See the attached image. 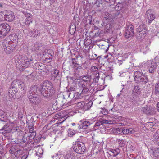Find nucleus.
<instances>
[{
  "label": "nucleus",
  "mask_w": 159,
  "mask_h": 159,
  "mask_svg": "<svg viewBox=\"0 0 159 159\" xmlns=\"http://www.w3.org/2000/svg\"><path fill=\"white\" fill-rule=\"evenodd\" d=\"M54 88L51 82L46 81L41 86L40 91L42 95L44 97L50 96V94L54 92Z\"/></svg>",
  "instance_id": "1"
},
{
  "label": "nucleus",
  "mask_w": 159,
  "mask_h": 159,
  "mask_svg": "<svg viewBox=\"0 0 159 159\" xmlns=\"http://www.w3.org/2000/svg\"><path fill=\"white\" fill-rule=\"evenodd\" d=\"M15 16L11 11H4L0 12V21L12 22L15 20Z\"/></svg>",
  "instance_id": "2"
},
{
  "label": "nucleus",
  "mask_w": 159,
  "mask_h": 159,
  "mask_svg": "<svg viewBox=\"0 0 159 159\" xmlns=\"http://www.w3.org/2000/svg\"><path fill=\"white\" fill-rule=\"evenodd\" d=\"M2 43V46L5 52L7 54L11 53L17 46V45L13 43L12 42L8 41L6 40H3Z\"/></svg>",
  "instance_id": "3"
},
{
  "label": "nucleus",
  "mask_w": 159,
  "mask_h": 159,
  "mask_svg": "<svg viewBox=\"0 0 159 159\" xmlns=\"http://www.w3.org/2000/svg\"><path fill=\"white\" fill-rule=\"evenodd\" d=\"M134 77L135 81L138 83L145 84L148 81L147 77L145 76L143 73L140 71L135 72L134 73Z\"/></svg>",
  "instance_id": "4"
},
{
  "label": "nucleus",
  "mask_w": 159,
  "mask_h": 159,
  "mask_svg": "<svg viewBox=\"0 0 159 159\" xmlns=\"http://www.w3.org/2000/svg\"><path fill=\"white\" fill-rule=\"evenodd\" d=\"M17 127L16 125L14 123H7L0 129V132L2 134L9 133L12 130H17Z\"/></svg>",
  "instance_id": "5"
},
{
  "label": "nucleus",
  "mask_w": 159,
  "mask_h": 159,
  "mask_svg": "<svg viewBox=\"0 0 159 159\" xmlns=\"http://www.w3.org/2000/svg\"><path fill=\"white\" fill-rule=\"evenodd\" d=\"M69 113L68 111L66 110L62 111L61 112L57 113L55 114L54 117V120L58 119V120L57 122V123H61L65 120L66 118H65V117L68 115Z\"/></svg>",
  "instance_id": "6"
},
{
  "label": "nucleus",
  "mask_w": 159,
  "mask_h": 159,
  "mask_svg": "<svg viewBox=\"0 0 159 159\" xmlns=\"http://www.w3.org/2000/svg\"><path fill=\"white\" fill-rule=\"evenodd\" d=\"M143 64L148 67L149 72L150 73H152L154 72L155 69L158 66V63L153 60H150L144 62Z\"/></svg>",
  "instance_id": "7"
},
{
  "label": "nucleus",
  "mask_w": 159,
  "mask_h": 159,
  "mask_svg": "<svg viewBox=\"0 0 159 159\" xmlns=\"http://www.w3.org/2000/svg\"><path fill=\"white\" fill-rule=\"evenodd\" d=\"M10 30L9 25L4 23L0 24V37H4L8 33Z\"/></svg>",
  "instance_id": "8"
},
{
  "label": "nucleus",
  "mask_w": 159,
  "mask_h": 159,
  "mask_svg": "<svg viewBox=\"0 0 159 159\" xmlns=\"http://www.w3.org/2000/svg\"><path fill=\"white\" fill-rule=\"evenodd\" d=\"M73 149L77 153L83 154L85 152V147L83 144L77 142L74 145Z\"/></svg>",
  "instance_id": "9"
},
{
  "label": "nucleus",
  "mask_w": 159,
  "mask_h": 159,
  "mask_svg": "<svg viewBox=\"0 0 159 159\" xmlns=\"http://www.w3.org/2000/svg\"><path fill=\"white\" fill-rule=\"evenodd\" d=\"M137 31L138 34L139 35V38L142 39L146 36L147 30L145 26L142 25H140L138 28Z\"/></svg>",
  "instance_id": "10"
},
{
  "label": "nucleus",
  "mask_w": 159,
  "mask_h": 159,
  "mask_svg": "<svg viewBox=\"0 0 159 159\" xmlns=\"http://www.w3.org/2000/svg\"><path fill=\"white\" fill-rule=\"evenodd\" d=\"M31 59L29 60L26 56H23L21 57L20 60V63L19 64L20 65V68L23 70L25 69V68L27 67L30 64V61H31Z\"/></svg>",
  "instance_id": "11"
},
{
  "label": "nucleus",
  "mask_w": 159,
  "mask_h": 159,
  "mask_svg": "<svg viewBox=\"0 0 159 159\" xmlns=\"http://www.w3.org/2000/svg\"><path fill=\"white\" fill-rule=\"evenodd\" d=\"M87 78V77L86 76L83 77L82 78V80L85 82V83H83L82 85V87L83 88V90L82 91L81 94H84L87 92L90 88V84H89L87 82L88 80H85Z\"/></svg>",
  "instance_id": "12"
},
{
  "label": "nucleus",
  "mask_w": 159,
  "mask_h": 159,
  "mask_svg": "<svg viewBox=\"0 0 159 159\" xmlns=\"http://www.w3.org/2000/svg\"><path fill=\"white\" fill-rule=\"evenodd\" d=\"M134 34V26L132 25L129 24V25H127L126 27L125 36L126 38H129L133 36Z\"/></svg>",
  "instance_id": "13"
},
{
  "label": "nucleus",
  "mask_w": 159,
  "mask_h": 159,
  "mask_svg": "<svg viewBox=\"0 0 159 159\" xmlns=\"http://www.w3.org/2000/svg\"><path fill=\"white\" fill-rule=\"evenodd\" d=\"M146 19L148 20V22L151 23L155 18V16L151 10H148L146 12Z\"/></svg>",
  "instance_id": "14"
},
{
  "label": "nucleus",
  "mask_w": 159,
  "mask_h": 159,
  "mask_svg": "<svg viewBox=\"0 0 159 159\" xmlns=\"http://www.w3.org/2000/svg\"><path fill=\"white\" fill-rule=\"evenodd\" d=\"M28 98L30 101L34 104H38L40 102V99L36 97V95H28Z\"/></svg>",
  "instance_id": "15"
},
{
  "label": "nucleus",
  "mask_w": 159,
  "mask_h": 159,
  "mask_svg": "<svg viewBox=\"0 0 159 159\" xmlns=\"http://www.w3.org/2000/svg\"><path fill=\"white\" fill-rule=\"evenodd\" d=\"M40 89H41V88L39 89H38L37 86L33 85L32 86L29 92L28 95H35V94L38 93V92H41Z\"/></svg>",
  "instance_id": "16"
},
{
  "label": "nucleus",
  "mask_w": 159,
  "mask_h": 159,
  "mask_svg": "<svg viewBox=\"0 0 159 159\" xmlns=\"http://www.w3.org/2000/svg\"><path fill=\"white\" fill-rule=\"evenodd\" d=\"M92 122L88 121H82L81 124H80V129H87L88 127L89 126Z\"/></svg>",
  "instance_id": "17"
},
{
  "label": "nucleus",
  "mask_w": 159,
  "mask_h": 159,
  "mask_svg": "<svg viewBox=\"0 0 159 159\" xmlns=\"http://www.w3.org/2000/svg\"><path fill=\"white\" fill-rule=\"evenodd\" d=\"M30 34L31 37L36 38L40 35L41 33L39 30L34 29L30 32Z\"/></svg>",
  "instance_id": "18"
},
{
  "label": "nucleus",
  "mask_w": 159,
  "mask_h": 159,
  "mask_svg": "<svg viewBox=\"0 0 159 159\" xmlns=\"http://www.w3.org/2000/svg\"><path fill=\"white\" fill-rule=\"evenodd\" d=\"M10 40L9 41L12 42L13 43L16 45L18 43V37L17 35L15 34H12L10 37Z\"/></svg>",
  "instance_id": "19"
},
{
  "label": "nucleus",
  "mask_w": 159,
  "mask_h": 159,
  "mask_svg": "<svg viewBox=\"0 0 159 159\" xmlns=\"http://www.w3.org/2000/svg\"><path fill=\"white\" fill-rule=\"evenodd\" d=\"M109 152L113 157H116L120 153V150L118 148L114 149L111 148L110 149Z\"/></svg>",
  "instance_id": "20"
},
{
  "label": "nucleus",
  "mask_w": 159,
  "mask_h": 159,
  "mask_svg": "<svg viewBox=\"0 0 159 159\" xmlns=\"http://www.w3.org/2000/svg\"><path fill=\"white\" fill-rule=\"evenodd\" d=\"M13 83L15 84V85H18V87L21 89L24 90L25 86L23 82L20 81V80L16 79L14 80L13 81Z\"/></svg>",
  "instance_id": "21"
},
{
  "label": "nucleus",
  "mask_w": 159,
  "mask_h": 159,
  "mask_svg": "<svg viewBox=\"0 0 159 159\" xmlns=\"http://www.w3.org/2000/svg\"><path fill=\"white\" fill-rule=\"evenodd\" d=\"M65 159H76L74 154L70 151H68L65 155Z\"/></svg>",
  "instance_id": "22"
},
{
  "label": "nucleus",
  "mask_w": 159,
  "mask_h": 159,
  "mask_svg": "<svg viewBox=\"0 0 159 159\" xmlns=\"http://www.w3.org/2000/svg\"><path fill=\"white\" fill-rule=\"evenodd\" d=\"M152 109H150V107L146 106L142 108V111L147 114H151Z\"/></svg>",
  "instance_id": "23"
},
{
  "label": "nucleus",
  "mask_w": 159,
  "mask_h": 159,
  "mask_svg": "<svg viewBox=\"0 0 159 159\" xmlns=\"http://www.w3.org/2000/svg\"><path fill=\"white\" fill-rule=\"evenodd\" d=\"M149 48L146 44H144L141 46L140 50L144 53H146L149 50Z\"/></svg>",
  "instance_id": "24"
},
{
  "label": "nucleus",
  "mask_w": 159,
  "mask_h": 159,
  "mask_svg": "<svg viewBox=\"0 0 159 159\" xmlns=\"http://www.w3.org/2000/svg\"><path fill=\"white\" fill-rule=\"evenodd\" d=\"M59 71L58 70L54 69L52 71L51 76L54 79L58 76Z\"/></svg>",
  "instance_id": "25"
},
{
  "label": "nucleus",
  "mask_w": 159,
  "mask_h": 159,
  "mask_svg": "<svg viewBox=\"0 0 159 159\" xmlns=\"http://www.w3.org/2000/svg\"><path fill=\"white\" fill-rule=\"evenodd\" d=\"M117 142L119 146L120 147H123L125 145V141L121 139H117Z\"/></svg>",
  "instance_id": "26"
},
{
  "label": "nucleus",
  "mask_w": 159,
  "mask_h": 159,
  "mask_svg": "<svg viewBox=\"0 0 159 159\" xmlns=\"http://www.w3.org/2000/svg\"><path fill=\"white\" fill-rule=\"evenodd\" d=\"M112 131L113 133L115 134H119L122 133V129L119 128L114 129Z\"/></svg>",
  "instance_id": "27"
},
{
  "label": "nucleus",
  "mask_w": 159,
  "mask_h": 159,
  "mask_svg": "<svg viewBox=\"0 0 159 159\" xmlns=\"http://www.w3.org/2000/svg\"><path fill=\"white\" fill-rule=\"evenodd\" d=\"M43 153V150L42 148H39L38 149V151H37L36 154L38 157H41Z\"/></svg>",
  "instance_id": "28"
},
{
  "label": "nucleus",
  "mask_w": 159,
  "mask_h": 159,
  "mask_svg": "<svg viewBox=\"0 0 159 159\" xmlns=\"http://www.w3.org/2000/svg\"><path fill=\"white\" fill-rule=\"evenodd\" d=\"M41 48V44L39 43H37L34 44V46L33 49L35 51L38 52V51Z\"/></svg>",
  "instance_id": "29"
},
{
  "label": "nucleus",
  "mask_w": 159,
  "mask_h": 159,
  "mask_svg": "<svg viewBox=\"0 0 159 159\" xmlns=\"http://www.w3.org/2000/svg\"><path fill=\"white\" fill-rule=\"evenodd\" d=\"M139 129L138 128H135L133 129L129 128V133L131 134H134V133L138 132Z\"/></svg>",
  "instance_id": "30"
},
{
  "label": "nucleus",
  "mask_w": 159,
  "mask_h": 159,
  "mask_svg": "<svg viewBox=\"0 0 159 159\" xmlns=\"http://www.w3.org/2000/svg\"><path fill=\"white\" fill-rule=\"evenodd\" d=\"M134 93L139 94L140 92V90L139 87L137 86H135L134 87V89L133 90Z\"/></svg>",
  "instance_id": "31"
},
{
  "label": "nucleus",
  "mask_w": 159,
  "mask_h": 159,
  "mask_svg": "<svg viewBox=\"0 0 159 159\" xmlns=\"http://www.w3.org/2000/svg\"><path fill=\"white\" fill-rule=\"evenodd\" d=\"M68 135L69 136L71 137L75 135V132L71 129H69L67 131Z\"/></svg>",
  "instance_id": "32"
},
{
  "label": "nucleus",
  "mask_w": 159,
  "mask_h": 159,
  "mask_svg": "<svg viewBox=\"0 0 159 159\" xmlns=\"http://www.w3.org/2000/svg\"><path fill=\"white\" fill-rule=\"evenodd\" d=\"M30 16V15H27L25 16V19L27 24H30V23L32 22V21L31 20V18Z\"/></svg>",
  "instance_id": "33"
},
{
  "label": "nucleus",
  "mask_w": 159,
  "mask_h": 159,
  "mask_svg": "<svg viewBox=\"0 0 159 159\" xmlns=\"http://www.w3.org/2000/svg\"><path fill=\"white\" fill-rule=\"evenodd\" d=\"M85 103L84 102H78L77 104V106L79 108H83L85 106Z\"/></svg>",
  "instance_id": "34"
},
{
  "label": "nucleus",
  "mask_w": 159,
  "mask_h": 159,
  "mask_svg": "<svg viewBox=\"0 0 159 159\" xmlns=\"http://www.w3.org/2000/svg\"><path fill=\"white\" fill-rule=\"evenodd\" d=\"M153 137L157 140L159 139V130H157L154 134Z\"/></svg>",
  "instance_id": "35"
},
{
  "label": "nucleus",
  "mask_w": 159,
  "mask_h": 159,
  "mask_svg": "<svg viewBox=\"0 0 159 159\" xmlns=\"http://www.w3.org/2000/svg\"><path fill=\"white\" fill-rule=\"evenodd\" d=\"M112 28L111 25L110 24L108 23L107 24L105 27V30L107 32H108Z\"/></svg>",
  "instance_id": "36"
},
{
  "label": "nucleus",
  "mask_w": 159,
  "mask_h": 159,
  "mask_svg": "<svg viewBox=\"0 0 159 159\" xmlns=\"http://www.w3.org/2000/svg\"><path fill=\"white\" fill-rule=\"evenodd\" d=\"M102 124H111L113 123V122L112 121V120H103L102 121Z\"/></svg>",
  "instance_id": "37"
},
{
  "label": "nucleus",
  "mask_w": 159,
  "mask_h": 159,
  "mask_svg": "<svg viewBox=\"0 0 159 159\" xmlns=\"http://www.w3.org/2000/svg\"><path fill=\"white\" fill-rule=\"evenodd\" d=\"M155 89L156 93H159V83L156 85Z\"/></svg>",
  "instance_id": "38"
},
{
  "label": "nucleus",
  "mask_w": 159,
  "mask_h": 159,
  "mask_svg": "<svg viewBox=\"0 0 159 159\" xmlns=\"http://www.w3.org/2000/svg\"><path fill=\"white\" fill-rule=\"evenodd\" d=\"M100 112L102 114L104 115L107 114V111L105 109L101 108Z\"/></svg>",
  "instance_id": "39"
},
{
  "label": "nucleus",
  "mask_w": 159,
  "mask_h": 159,
  "mask_svg": "<svg viewBox=\"0 0 159 159\" xmlns=\"http://www.w3.org/2000/svg\"><path fill=\"white\" fill-rule=\"evenodd\" d=\"M122 133L124 134H126L129 133V129H122Z\"/></svg>",
  "instance_id": "40"
},
{
  "label": "nucleus",
  "mask_w": 159,
  "mask_h": 159,
  "mask_svg": "<svg viewBox=\"0 0 159 159\" xmlns=\"http://www.w3.org/2000/svg\"><path fill=\"white\" fill-rule=\"evenodd\" d=\"M98 70V68L96 66H93L90 69L91 71L93 72H96Z\"/></svg>",
  "instance_id": "41"
},
{
  "label": "nucleus",
  "mask_w": 159,
  "mask_h": 159,
  "mask_svg": "<svg viewBox=\"0 0 159 159\" xmlns=\"http://www.w3.org/2000/svg\"><path fill=\"white\" fill-rule=\"evenodd\" d=\"M21 1H22V0H11V1L13 3L16 4H19V2Z\"/></svg>",
  "instance_id": "42"
},
{
  "label": "nucleus",
  "mask_w": 159,
  "mask_h": 159,
  "mask_svg": "<svg viewBox=\"0 0 159 159\" xmlns=\"http://www.w3.org/2000/svg\"><path fill=\"white\" fill-rule=\"evenodd\" d=\"M102 121H100L99 122H96L94 125L95 127H96V126H99L101 125H102Z\"/></svg>",
  "instance_id": "43"
},
{
  "label": "nucleus",
  "mask_w": 159,
  "mask_h": 159,
  "mask_svg": "<svg viewBox=\"0 0 159 159\" xmlns=\"http://www.w3.org/2000/svg\"><path fill=\"white\" fill-rule=\"evenodd\" d=\"M111 16V15L108 13H107L105 15V18L106 19H108Z\"/></svg>",
  "instance_id": "44"
},
{
  "label": "nucleus",
  "mask_w": 159,
  "mask_h": 159,
  "mask_svg": "<svg viewBox=\"0 0 159 159\" xmlns=\"http://www.w3.org/2000/svg\"><path fill=\"white\" fill-rule=\"evenodd\" d=\"M31 128H29V132L30 133L32 132L33 130V124H31Z\"/></svg>",
  "instance_id": "45"
},
{
  "label": "nucleus",
  "mask_w": 159,
  "mask_h": 159,
  "mask_svg": "<svg viewBox=\"0 0 159 159\" xmlns=\"http://www.w3.org/2000/svg\"><path fill=\"white\" fill-rule=\"evenodd\" d=\"M96 75L95 76V77H96V79L95 80V81H97V80L98 81V78L99 77V73H97V74H96Z\"/></svg>",
  "instance_id": "46"
},
{
  "label": "nucleus",
  "mask_w": 159,
  "mask_h": 159,
  "mask_svg": "<svg viewBox=\"0 0 159 159\" xmlns=\"http://www.w3.org/2000/svg\"><path fill=\"white\" fill-rule=\"evenodd\" d=\"M37 65H39L40 66V67H43L44 66V65L42 63H37Z\"/></svg>",
  "instance_id": "47"
},
{
  "label": "nucleus",
  "mask_w": 159,
  "mask_h": 159,
  "mask_svg": "<svg viewBox=\"0 0 159 159\" xmlns=\"http://www.w3.org/2000/svg\"><path fill=\"white\" fill-rule=\"evenodd\" d=\"M27 156L26 155H24L22 156V157L21 159H26L27 158Z\"/></svg>",
  "instance_id": "48"
},
{
  "label": "nucleus",
  "mask_w": 159,
  "mask_h": 159,
  "mask_svg": "<svg viewBox=\"0 0 159 159\" xmlns=\"http://www.w3.org/2000/svg\"><path fill=\"white\" fill-rule=\"evenodd\" d=\"M157 110L159 112V102L157 104Z\"/></svg>",
  "instance_id": "49"
},
{
  "label": "nucleus",
  "mask_w": 159,
  "mask_h": 159,
  "mask_svg": "<svg viewBox=\"0 0 159 159\" xmlns=\"http://www.w3.org/2000/svg\"><path fill=\"white\" fill-rule=\"evenodd\" d=\"M118 63L119 65H121V64H122V61L121 60H118Z\"/></svg>",
  "instance_id": "50"
},
{
  "label": "nucleus",
  "mask_w": 159,
  "mask_h": 159,
  "mask_svg": "<svg viewBox=\"0 0 159 159\" xmlns=\"http://www.w3.org/2000/svg\"><path fill=\"white\" fill-rule=\"evenodd\" d=\"M106 2H110V0H105Z\"/></svg>",
  "instance_id": "51"
},
{
  "label": "nucleus",
  "mask_w": 159,
  "mask_h": 159,
  "mask_svg": "<svg viewBox=\"0 0 159 159\" xmlns=\"http://www.w3.org/2000/svg\"><path fill=\"white\" fill-rule=\"evenodd\" d=\"M71 124L73 126H74L75 125V123H72Z\"/></svg>",
  "instance_id": "52"
},
{
  "label": "nucleus",
  "mask_w": 159,
  "mask_h": 159,
  "mask_svg": "<svg viewBox=\"0 0 159 159\" xmlns=\"http://www.w3.org/2000/svg\"><path fill=\"white\" fill-rule=\"evenodd\" d=\"M157 141V144H158V145H159V139Z\"/></svg>",
  "instance_id": "53"
},
{
  "label": "nucleus",
  "mask_w": 159,
  "mask_h": 159,
  "mask_svg": "<svg viewBox=\"0 0 159 159\" xmlns=\"http://www.w3.org/2000/svg\"><path fill=\"white\" fill-rule=\"evenodd\" d=\"M31 124H32V123H31V124H30V125H29V126H28L29 128H31Z\"/></svg>",
  "instance_id": "54"
},
{
  "label": "nucleus",
  "mask_w": 159,
  "mask_h": 159,
  "mask_svg": "<svg viewBox=\"0 0 159 159\" xmlns=\"http://www.w3.org/2000/svg\"><path fill=\"white\" fill-rule=\"evenodd\" d=\"M33 134H34V136L36 135V133L34 132H33Z\"/></svg>",
  "instance_id": "55"
},
{
  "label": "nucleus",
  "mask_w": 159,
  "mask_h": 159,
  "mask_svg": "<svg viewBox=\"0 0 159 159\" xmlns=\"http://www.w3.org/2000/svg\"><path fill=\"white\" fill-rule=\"evenodd\" d=\"M110 2H113V0H110Z\"/></svg>",
  "instance_id": "56"
},
{
  "label": "nucleus",
  "mask_w": 159,
  "mask_h": 159,
  "mask_svg": "<svg viewBox=\"0 0 159 159\" xmlns=\"http://www.w3.org/2000/svg\"><path fill=\"white\" fill-rule=\"evenodd\" d=\"M158 77L159 78V70H158Z\"/></svg>",
  "instance_id": "57"
},
{
  "label": "nucleus",
  "mask_w": 159,
  "mask_h": 159,
  "mask_svg": "<svg viewBox=\"0 0 159 159\" xmlns=\"http://www.w3.org/2000/svg\"><path fill=\"white\" fill-rule=\"evenodd\" d=\"M132 102L134 104H136V103L137 102H133V101H132Z\"/></svg>",
  "instance_id": "58"
},
{
  "label": "nucleus",
  "mask_w": 159,
  "mask_h": 159,
  "mask_svg": "<svg viewBox=\"0 0 159 159\" xmlns=\"http://www.w3.org/2000/svg\"><path fill=\"white\" fill-rule=\"evenodd\" d=\"M116 1V0H113V2H115Z\"/></svg>",
  "instance_id": "59"
},
{
  "label": "nucleus",
  "mask_w": 159,
  "mask_h": 159,
  "mask_svg": "<svg viewBox=\"0 0 159 159\" xmlns=\"http://www.w3.org/2000/svg\"><path fill=\"white\" fill-rule=\"evenodd\" d=\"M14 95L13 94V95H12V97H14Z\"/></svg>",
  "instance_id": "60"
},
{
  "label": "nucleus",
  "mask_w": 159,
  "mask_h": 159,
  "mask_svg": "<svg viewBox=\"0 0 159 159\" xmlns=\"http://www.w3.org/2000/svg\"><path fill=\"white\" fill-rule=\"evenodd\" d=\"M11 91H10V92H9V94H11Z\"/></svg>",
  "instance_id": "61"
},
{
  "label": "nucleus",
  "mask_w": 159,
  "mask_h": 159,
  "mask_svg": "<svg viewBox=\"0 0 159 159\" xmlns=\"http://www.w3.org/2000/svg\"><path fill=\"white\" fill-rule=\"evenodd\" d=\"M39 69H42L41 68H39Z\"/></svg>",
  "instance_id": "62"
},
{
  "label": "nucleus",
  "mask_w": 159,
  "mask_h": 159,
  "mask_svg": "<svg viewBox=\"0 0 159 159\" xmlns=\"http://www.w3.org/2000/svg\"><path fill=\"white\" fill-rule=\"evenodd\" d=\"M78 98H80V97H78Z\"/></svg>",
  "instance_id": "63"
}]
</instances>
